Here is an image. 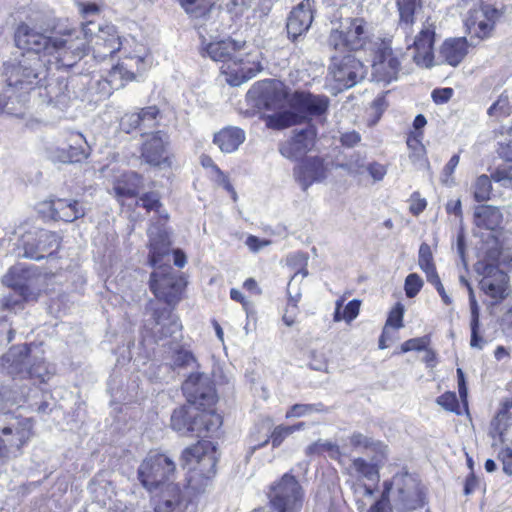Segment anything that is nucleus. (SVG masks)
Segmentation results:
<instances>
[{
    "label": "nucleus",
    "mask_w": 512,
    "mask_h": 512,
    "mask_svg": "<svg viewBox=\"0 0 512 512\" xmlns=\"http://www.w3.org/2000/svg\"><path fill=\"white\" fill-rule=\"evenodd\" d=\"M498 458L503 465V471L507 475H512V449L505 448L499 452Z\"/></svg>",
    "instance_id": "nucleus-64"
},
{
    "label": "nucleus",
    "mask_w": 512,
    "mask_h": 512,
    "mask_svg": "<svg viewBox=\"0 0 512 512\" xmlns=\"http://www.w3.org/2000/svg\"><path fill=\"white\" fill-rule=\"evenodd\" d=\"M399 11V26L404 30L409 29L414 23V14L417 7L416 0H396Z\"/></svg>",
    "instance_id": "nucleus-40"
},
{
    "label": "nucleus",
    "mask_w": 512,
    "mask_h": 512,
    "mask_svg": "<svg viewBox=\"0 0 512 512\" xmlns=\"http://www.w3.org/2000/svg\"><path fill=\"white\" fill-rule=\"evenodd\" d=\"M510 423H512V399L504 403L503 407L491 421L489 436L493 440L499 438V441L503 443L504 432Z\"/></svg>",
    "instance_id": "nucleus-36"
},
{
    "label": "nucleus",
    "mask_w": 512,
    "mask_h": 512,
    "mask_svg": "<svg viewBox=\"0 0 512 512\" xmlns=\"http://www.w3.org/2000/svg\"><path fill=\"white\" fill-rule=\"evenodd\" d=\"M33 423L30 418H13L8 425L1 429L3 436H9L13 433L16 439H9L8 443L0 435V461L9 457H16L20 454L21 448L32 437Z\"/></svg>",
    "instance_id": "nucleus-12"
},
{
    "label": "nucleus",
    "mask_w": 512,
    "mask_h": 512,
    "mask_svg": "<svg viewBox=\"0 0 512 512\" xmlns=\"http://www.w3.org/2000/svg\"><path fill=\"white\" fill-rule=\"evenodd\" d=\"M483 279L480 282L481 289L490 297L501 300L506 296V278L507 275L499 270L495 265H483V271L480 272Z\"/></svg>",
    "instance_id": "nucleus-20"
},
{
    "label": "nucleus",
    "mask_w": 512,
    "mask_h": 512,
    "mask_svg": "<svg viewBox=\"0 0 512 512\" xmlns=\"http://www.w3.org/2000/svg\"><path fill=\"white\" fill-rule=\"evenodd\" d=\"M499 16L500 12L495 7L484 4L483 0L476 1L465 18L466 30L472 37L484 39L490 35Z\"/></svg>",
    "instance_id": "nucleus-13"
},
{
    "label": "nucleus",
    "mask_w": 512,
    "mask_h": 512,
    "mask_svg": "<svg viewBox=\"0 0 512 512\" xmlns=\"http://www.w3.org/2000/svg\"><path fill=\"white\" fill-rule=\"evenodd\" d=\"M196 364V359L193 354L185 349H178L172 356V365L177 368L193 367Z\"/></svg>",
    "instance_id": "nucleus-50"
},
{
    "label": "nucleus",
    "mask_w": 512,
    "mask_h": 512,
    "mask_svg": "<svg viewBox=\"0 0 512 512\" xmlns=\"http://www.w3.org/2000/svg\"><path fill=\"white\" fill-rule=\"evenodd\" d=\"M34 357L31 354L30 345L23 344L11 347L3 360L9 374L25 378Z\"/></svg>",
    "instance_id": "nucleus-23"
},
{
    "label": "nucleus",
    "mask_w": 512,
    "mask_h": 512,
    "mask_svg": "<svg viewBox=\"0 0 512 512\" xmlns=\"http://www.w3.org/2000/svg\"><path fill=\"white\" fill-rule=\"evenodd\" d=\"M312 0H302L293 10L289 13L286 22V30L288 38L294 43L295 50L302 54V48L299 43L302 37L309 30L312 21L313 13L311 9Z\"/></svg>",
    "instance_id": "nucleus-15"
},
{
    "label": "nucleus",
    "mask_w": 512,
    "mask_h": 512,
    "mask_svg": "<svg viewBox=\"0 0 512 512\" xmlns=\"http://www.w3.org/2000/svg\"><path fill=\"white\" fill-rule=\"evenodd\" d=\"M250 5V0H227L225 3L227 11L236 16L243 14Z\"/></svg>",
    "instance_id": "nucleus-59"
},
{
    "label": "nucleus",
    "mask_w": 512,
    "mask_h": 512,
    "mask_svg": "<svg viewBox=\"0 0 512 512\" xmlns=\"http://www.w3.org/2000/svg\"><path fill=\"white\" fill-rule=\"evenodd\" d=\"M121 45L122 43L120 41V37L106 39L103 42L102 49H98V56L103 58L112 56L114 53L120 50Z\"/></svg>",
    "instance_id": "nucleus-56"
},
{
    "label": "nucleus",
    "mask_w": 512,
    "mask_h": 512,
    "mask_svg": "<svg viewBox=\"0 0 512 512\" xmlns=\"http://www.w3.org/2000/svg\"><path fill=\"white\" fill-rule=\"evenodd\" d=\"M210 446V442L203 441L185 449L182 454L184 464L191 465L193 462L200 464L203 461H207L209 464L214 465L215 459L212 453H208Z\"/></svg>",
    "instance_id": "nucleus-38"
},
{
    "label": "nucleus",
    "mask_w": 512,
    "mask_h": 512,
    "mask_svg": "<svg viewBox=\"0 0 512 512\" xmlns=\"http://www.w3.org/2000/svg\"><path fill=\"white\" fill-rule=\"evenodd\" d=\"M50 211L53 219L74 222L86 214L84 206L77 200L55 199L50 201Z\"/></svg>",
    "instance_id": "nucleus-29"
},
{
    "label": "nucleus",
    "mask_w": 512,
    "mask_h": 512,
    "mask_svg": "<svg viewBox=\"0 0 512 512\" xmlns=\"http://www.w3.org/2000/svg\"><path fill=\"white\" fill-rule=\"evenodd\" d=\"M82 32L83 27L61 36H49L23 23L15 31V43L20 49L54 57L57 67H72L90 50V36Z\"/></svg>",
    "instance_id": "nucleus-2"
},
{
    "label": "nucleus",
    "mask_w": 512,
    "mask_h": 512,
    "mask_svg": "<svg viewBox=\"0 0 512 512\" xmlns=\"http://www.w3.org/2000/svg\"><path fill=\"white\" fill-rule=\"evenodd\" d=\"M59 247V235L48 230L27 232L19 242V248L23 249L20 255L36 261L44 259L46 255H52Z\"/></svg>",
    "instance_id": "nucleus-11"
},
{
    "label": "nucleus",
    "mask_w": 512,
    "mask_h": 512,
    "mask_svg": "<svg viewBox=\"0 0 512 512\" xmlns=\"http://www.w3.org/2000/svg\"><path fill=\"white\" fill-rule=\"evenodd\" d=\"M418 265L421 268V270L425 273L426 279L438 274L433 260L431 248L427 243H422L420 245L418 254Z\"/></svg>",
    "instance_id": "nucleus-42"
},
{
    "label": "nucleus",
    "mask_w": 512,
    "mask_h": 512,
    "mask_svg": "<svg viewBox=\"0 0 512 512\" xmlns=\"http://www.w3.org/2000/svg\"><path fill=\"white\" fill-rule=\"evenodd\" d=\"M181 329L179 318L170 309L163 308L154 311L150 331L156 342L168 337L176 339Z\"/></svg>",
    "instance_id": "nucleus-18"
},
{
    "label": "nucleus",
    "mask_w": 512,
    "mask_h": 512,
    "mask_svg": "<svg viewBox=\"0 0 512 512\" xmlns=\"http://www.w3.org/2000/svg\"><path fill=\"white\" fill-rule=\"evenodd\" d=\"M307 275H308L307 269H304V268L300 269L292 276L290 282L288 283V295H289L288 307H291L293 310L297 309V303L299 302V300L301 298V292L299 289H296L294 293L292 292L294 282H296L298 279L300 281H302Z\"/></svg>",
    "instance_id": "nucleus-48"
},
{
    "label": "nucleus",
    "mask_w": 512,
    "mask_h": 512,
    "mask_svg": "<svg viewBox=\"0 0 512 512\" xmlns=\"http://www.w3.org/2000/svg\"><path fill=\"white\" fill-rule=\"evenodd\" d=\"M193 427L199 431H191L188 436L206 438L215 433L222 425V417L211 408H196V417L192 421Z\"/></svg>",
    "instance_id": "nucleus-28"
},
{
    "label": "nucleus",
    "mask_w": 512,
    "mask_h": 512,
    "mask_svg": "<svg viewBox=\"0 0 512 512\" xmlns=\"http://www.w3.org/2000/svg\"><path fill=\"white\" fill-rule=\"evenodd\" d=\"M181 6L192 17L198 18L204 16L211 4V0H180Z\"/></svg>",
    "instance_id": "nucleus-45"
},
{
    "label": "nucleus",
    "mask_w": 512,
    "mask_h": 512,
    "mask_svg": "<svg viewBox=\"0 0 512 512\" xmlns=\"http://www.w3.org/2000/svg\"><path fill=\"white\" fill-rule=\"evenodd\" d=\"M423 132H411L407 138V146L413 155L422 157L425 153V147L422 144Z\"/></svg>",
    "instance_id": "nucleus-52"
},
{
    "label": "nucleus",
    "mask_w": 512,
    "mask_h": 512,
    "mask_svg": "<svg viewBox=\"0 0 512 512\" xmlns=\"http://www.w3.org/2000/svg\"><path fill=\"white\" fill-rule=\"evenodd\" d=\"M491 178L496 182H502L504 186L512 187V167L496 169Z\"/></svg>",
    "instance_id": "nucleus-61"
},
{
    "label": "nucleus",
    "mask_w": 512,
    "mask_h": 512,
    "mask_svg": "<svg viewBox=\"0 0 512 512\" xmlns=\"http://www.w3.org/2000/svg\"><path fill=\"white\" fill-rule=\"evenodd\" d=\"M188 404L198 408H211L217 400L214 383L209 375L191 373L182 384Z\"/></svg>",
    "instance_id": "nucleus-10"
},
{
    "label": "nucleus",
    "mask_w": 512,
    "mask_h": 512,
    "mask_svg": "<svg viewBox=\"0 0 512 512\" xmlns=\"http://www.w3.org/2000/svg\"><path fill=\"white\" fill-rule=\"evenodd\" d=\"M26 377L36 378L40 382L47 381L49 379V372L45 363L37 357H34L33 362L27 370Z\"/></svg>",
    "instance_id": "nucleus-49"
},
{
    "label": "nucleus",
    "mask_w": 512,
    "mask_h": 512,
    "mask_svg": "<svg viewBox=\"0 0 512 512\" xmlns=\"http://www.w3.org/2000/svg\"><path fill=\"white\" fill-rule=\"evenodd\" d=\"M329 104L330 100L325 95L296 91L290 98L291 110L266 116V126L270 129L280 130L296 125L312 116L325 114Z\"/></svg>",
    "instance_id": "nucleus-3"
},
{
    "label": "nucleus",
    "mask_w": 512,
    "mask_h": 512,
    "mask_svg": "<svg viewBox=\"0 0 512 512\" xmlns=\"http://www.w3.org/2000/svg\"><path fill=\"white\" fill-rule=\"evenodd\" d=\"M271 93V86L267 83H258L253 86L251 90L248 92V97L254 98L256 97V105L258 107L264 106L266 109H270V105L268 103V96Z\"/></svg>",
    "instance_id": "nucleus-47"
},
{
    "label": "nucleus",
    "mask_w": 512,
    "mask_h": 512,
    "mask_svg": "<svg viewBox=\"0 0 512 512\" xmlns=\"http://www.w3.org/2000/svg\"><path fill=\"white\" fill-rule=\"evenodd\" d=\"M196 408L187 404L174 409L170 418L171 428L182 436H188L191 431H199L192 425V421L196 417Z\"/></svg>",
    "instance_id": "nucleus-31"
},
{
    "label": "nucleus",
    "mask_w": 512,
    "mask_h": 512,
    "mask_svg": "<svg viewBox=\"0 0 512 512\" xmlns=\"http://www.w3.org/2000/svg\"><path fill=\"white\" fill-rule=\"evenodd\" d=\"M372 70L377 81L389 83L397 78L400 61L389 42L382 41L378 46L373 59Z\"/></svg>",
    "instance_id": "nucleus-16"
},
{
    "label": "nucleus",
    "mask_w": 512,
    "mask_h": 512,
    "mask_svg": "<svg viewBox=\"0 0 512 512\" xmlns=\"http://www.w3.org/2000/svg\"><path fill=\"white\" fill-rule=\"evenodd\" d=\"M302 489L297 479L284 474L281 480L272 487L269 503L251 512H295L302 505Z\"/></svg>",
    "instance_id": "nucleus-5"
},
{
    "label": "nucleus",
    "mask_w": 512,
    "mask_h": 512,
    "mask_svg": "<svg viewBox=\"0 0 512 512\" xmlns=\"http://www.w3.org/2000/svg\"><path fill=\"white\" fill-rule=\"evenodd\" d=\"M245 140V132L238 127H225L214 135V143L224 153L236 151Z\"/></svg>",
    "instance_id": "nucleus-33"
},
{
    "label": "nucleus",
    "mask_w": 512,
    "mask_h": 512,
    "mask_svg": "<svg viewBox=\"0 0 512 512\" xmlns=\"http://www.w3.org/2000/svg\"><path fill=\"white\" fill-rule=\"evenodd\" d=\"M175 468V463L167 455L150 453L138 468V478L146 489L153 491L169 481Z\"/></svg>",
    "instance_id": "nucleus-9"
},
{
    "label": "nucleus",
    "mask_w": 512,
    "mask_h": 512,
    "mask_svg": "<svg viewBox=\"0 0 512 512\" xmlns=\"http://www.w3.org/2000/svg\"><path fill=\"white\" fill-rule=\"evenodd\" d=\"M360 305L361 302L359 300L353 299L345 306L343 310V317L347 323H350L358 316Z\"/></svg>",
    "instance_id": "nucleus-63"
},
{
    "label": "nucleus",
    "mask_w": 512,
    "mask_h": 512,
    "mask_svg": "<svg viewBox=\"0 0 512 512\" xmlns=\"http://www.w3.org/2000/svg\"><path fill=\"white\" fill-rule=\"evenodd\" d=\"M428 344H429V338L427 336L419 337V338H412V339L405 341L401 345V351L403 353H406L409 351L426 350Z\"/></svg>",
    "instance_id": "nucleus-55"
},
{
    "label": "nucleus",
    "mask_w": 512,
    "mask_h": 512,
    "mask_svg": "<svg viewBox=\"0 0 512 512\" xmlns=\"http://www.w3.org/2000/svg\"><path fill=\"white\" fill-rule=\"evenodd\" d=\"M158 489H160V492L156 495V512H183L184 505L181 500V490L177 484L167 482Z\"/></svg>",
    "instance_id": "nucleus-26"
},
{
    "label": "nucleus",
    "mask_w": 512,
    "mask_h": 512,
    "mask_svg": "<svg viewBox=\"0 0 512 512\" xmlns=\"http://www.w3.org/2000/svg\"><path fill=\"white\" fill-rule=\"evenodd\" d=\"M139 202L141 203L140 205L147 211L159 212V209L162 208L160 196L157 192H149L143 194L139 198Z\"/></svg>",
    "instance_id": "nucleus-53"
},
{
    "label": "nucleus",
    "mask_w": 512,
    "mask_h": 512,
    "mask_svg": "<svg viewBox=\"0 0 512 512\" xmlns=\"http://www.w3.org/2000/svg\"><path fill=\"white\" fill-rule=\"evenodd\" d=\"M384 494L391 496L394 508L400 512L416 510L425 502L420 481L407 472L397 473L390 485L385 484Z\"/></svg>",
    "instance_id": "nucleus-4"
},
{
    "label": "nucleus",
    "mask_w": 512,
    "mask_h": 512,
    "mask_svg": "<svg viewBox=\"0 0 512 512\" xmlns=\"http://www.w3.org/2000/svg\"><path fill=\"white\" fill-rule=\"evenodd\" d=\"M120 127L126 133H130L135 129H139L141 131L139 112L126 113L121 118Z\"/></svg>",
    "instance_id": "nucleus-54"
},
{
    "label": "nucleus",
    "mask_w": 512,
    "mask_h": 512,
    "mask_svg": "<svg viewBox=\"0 0 512 512\" xmlns=\"http://www.w3.org/2000/svg\"><path fill=\"white\" fill-rule=\"evenodd\" d=\"M82 33L84 36H93L94 34H97L105 39L120 37L117 34V31H116V28L114 25H111V24L101 25V24H97L93 21H87L83 25Z\"/></svg>",
    "instance_id": "nucleus-43"
},
{
    "label": "nucleus",
    "mask_w": 512,
    "mask_h": 512,
    "mask_svg": "<svg viewBox=\"0 0 512 512\" xmlns=\"http://www.w3.org/2000/svg\"><path fill=\"white\" fill-rule=\"evenodd\" d=\"M142 187V177L135 172H127L115 183L113 190L119 200L135 197Z\"/></svg>",
    "instance_id": "nucleus-34"
},
{
    "label": "nucleus",
    "mask_w": 512,
    "mask_h": 512,
    "mask_svg": "<svg viewBox=\"0 0 512 512\" xmlns=\"http://www.w3.org/2000/svg\"><path fill=\"white\" fill-rule=\"evenodd\" d=\"M423 280L417 273L409 274L405 279L404 289L408 298H414L423 287Z\"/></svg>",
    "instance_id": "nucleus-51"
},
{
    "label": "nucleus",
    "mask_w": 512,
    "mask_h": 512,
    "mask_svg": "<svg viewBox=\"0 0 512 512\" xmlns=\"http://www.w3.org/2000/svg\"><path fill=\"white\" fill-rule=\"evenodd\" d=\"M262 70L257 62H244L240 60H232L222 66V72L226 76V81L231 86H239L253 77Z\"/></svg>",
    "instance_id": "nucleus-21"
},
{
    "label": "nucleus",
    "mask_w": 512,
    "mask_h": 512,
    "mask_svg": "<svg viewBox=\"0 0 512 512\" xmlns=\"http://www.w3.org/2000/svg\"><path fill=\"white\" fill-rule=\"evenodd\" d=\"M437 403L451 412H458L459 403L454 392H446L437 398Z\"/></svg>",
    "instance_id": "nucleus-57"
},
{
    "label": "nucleus",
    "mask_w": 512,
    "mask_h": 512,
    "mask_svg": "<svg viewBox=\"0 0 512 512\" xmlns=\"http://www.w3.org/2000/svg\"><path fill=\"white\" fill-rule=\"evenodd\" d=\"M367 39V22L363 18H348L340 29L330 32L328 46L335 52H352L361 49Z\"/></svg>",
    "instance_id": "nucleus-7"
},
{
    "label": "nucleus",
    "mask_w": 512,
    "mask_h": 512,
    "mask_svg": "<svg viewBox=\"0 0 512 512\" xmlns=\"http://www.w3.org/2000/svg\"><path fill=\"white\" fill-rule=\"evenodd\" d=\"M349 443L356 450L370 451L373 454L378 453V458L381 455H387L386 445L359 432H355L349 437Z\"/></svg>",
    "instance_id": "nucleus-39"
},
{
    "label": "nucleus",
    "mask_w": 512,
    "mask_h": 512,
    "mask_svg": "<svg viewBox=\"0 0 512 512\" xmlns=\"http://www.w3.org/2000/svg\"><path fill=\"white\" fill-rule=\"evenodd\" d=\"M244 44V42L228 38L209 43L205 51L212 60L227 64L233 60L234 54L241 50Z\"/></svg>",
    "instance_id": "nucleus-32"
},
{
    "label": "nucleus",
    "mask_w": 512,
    "mask_h": 512,
    "mask_svg": "<svg viewBox=\"0 0 512 512\" xmlns=\"http://www.w3.org/2000/svg\"><path fill=\"white\" fill-rule=\"evenodd\" d=\"M294 175L303 190H306L314 182H321L327 177V169L322 159L312 157L306 159L294 170Z\"/></svg>",
    "instance_id": "nucleus-25"
},
{
    "label": "nucleus",
    "mask_w": 512,
    "mask_h": 512,
    "mask_svg": "<svg viewBox=\"0 0 512 512\" xmlns=\"http://www.w3.org/2000/svg\"><path fill=\"white\" fill-rule=\"evenodd\" d=\"M316 135V128L312 125L295 130L290 139L279 145V152L287 159L299 160L314 147Z\"/></svg>",
    "instance_id": "nucleus-17"
},
{
    "label": "nucleus",
    "mask_w": 512,
    "mask_h": 512,
    "mask_svg": "<svg viewBox=\"0 0 512 512\" xmlns=\"http://www.w3.org/2000/svg\"><path fill=\"white\" fill-rule=\"evenodd\" d=\"M90 146L85 137L79 133H71L67 148L57 149L55 158L62 163H78L90 155Z\"/></svg>",
    "instance_id": "nucleus-22"
},
{
    "label": "nucleus",
    "mask_w": 512,
    "mask_h": 512,
    "mask_svg": "<svg viewBox=\"0 0 512 512\" xmlns=\"http://www.w3.org/2000/svg\"><path fill=\"white\" fill-rule=\"evenodd\" d=\"M386 456L381 455L378 458V453H375L369 461L361 457L355 458L352 461L351 468L358 476L376 481L379 478V465L386 459Z\"/></svg>",
    "instance_id": "nucleus-35"
},
{
    "label": "nucleus",
    "mask_w": 512,
    "mask_h": 512,
    "mask_svg": "<svg viewBox=\"0 0 512 512\" xmlns=\"http://www.w3.org/2000/svg\"><path fill=\"white\" fill-rule=\"evenodd\" d=\"M25 271L19 267H12L3 277V284L9 289L0 294V308L2 310H16L22 308L23 302L27 301L30 292L28 286L23 283L21 274Z\"/></svg>",
    "instance_id": "nucleus-14"
},
{
    "label": "nucleus",
    "mask_w": 512,
    "mask_h": 512,
    "mask_svg": "<svg viewBox=\"0 0 512 512\" xmlns=\"http://www.w3.org/2000/svg\"><path fill=\"white\" fill-rule=\"evenodd\" d=\"M168 137L158 131L152 134L142 145L141 156L146 163L152 166H160L167 162L166 144Z\"/></svg>",
    "instance_id": "nucleus-24"
},
{
    "label": "nucleus",
    "mask_w": 512,
    "mask_h": 512,
    "mask_svg": "<svg viewBox=\"0 0 512 512\" xmlns=\"http://www.w3.org/2000/svg\"><path fill=\"white\" fill-rule=\"evenodd\" d=\"M141 132L147 133L148 130L159 126L162 118L160 110L157 106H148L139 111Z\"/></svg>",
    "instance_id": "nucleus-41"
},
{
    "label": "nucleus",
    "mask_w": 512,
    "mask_h": 512,
    "mask_svg": "<svg viewBox=\"0 0 512 512\" xmlns=\"http://www.w3.org/2000/svg\"><path fill=\"white\" fill-rule=\"evenodd\" d=\"M27 50L19 58L3 64L0 80V114L21 117L30 93L40 82L41 53Z\"/></svg>",
    "instance_id": "nucleus-1"
},
{
    "label": "nucleus",
    "mask_w": 512,
    "mask_h": 512,
    "mask_svg": "<svg viewBox=\"0 0 512 512\" xmlns=\"http://www.w3.org/2000/svg\"><path fill=\"white\" fill-rule=\"evenodd\" d=\"M291 435V429H289L288 426L284 425H278L274 428L273 432L271 433V441L272 446L274 448L280 446L282 442Z\"/></svg>",
    "instance_id": "nucleus-60"
},
{
    "label": "nucleus",
    "mask_w": 512,
    "mask_h": 512,
    "mask_svg": "<svg viewBox=\"0 0 512 512\" xmlns=\"http://www.w3.org/2000/svg\"><path fill=\"white\" fill-rule=\"evenodd\" d=\"M149 237V263L156 267L161 259L168 254L170 239L161 225H151L147 231Z\"/></svg>",
    "instance_id": "nucleus-27"
},
{
    "label": "nucleus",
    "mask_w": 512,
    "mask_h": 512,
    "mask_svg": "<svg viewBox=\"0 0 512 512\" xmlns=\"http://www.w3.org/2000/svg\"><path fill=\"white\" fill-rule=\"evenodd\" d=\"M403 314L404 307L402 304L397 303L396 306L390 311L388 319L386 321V326H391L396 329L401 328L403 326Z\"/></svg>",
    "instance_id": "nucleus-58"
},
{
    "label": "nucleus",
    "mask_w": 512,
    "mask_h": 512,
    "mask_svg": "<svg viewBox=\"0 0 512 512\" xmlns=\"http://www.w3.org/2000/svg\"><path fill=\"white\" fill-rule=\"evenodd\" d=\"M367 74V67L350 52H335L330 56L328 77L337 83L339 89H348Z\"/></svg>",
    "instance_id": "nucleus-6"
},
{
    "label": "nucleus",
    "mask_w": 512,
    "mask_h": 512,
    "mask_svg": "<svg viewBox=\"0 0 512 512\" xmlns=\"http://www.w3.org/2000/svg\"><path fill=\"white\" fill-rule=\"evenodd\" d=\"M435 30L433 25H424L413 42V60L418 66L429 68L433 65V44Z\"/></svg>",
    "instance_id": "nucleus-19"
},
{
    "label": "nucleus",
    "mask_w": 512,
    "mask_h": 512,
    "mask_svg": "<svg viewBox=\"0 0 512 512\" xmlns=\"http://www.w3.org/2000/svg\"><path fill=\"white\" fill-rule=\"evenodd\" d=\"M488 114L490 116H502L508 115V99L507 97H500L489 109Z\"/></svg>",
    "instance_id": "nucleus-62"
},
{
    "label": "nucleus",
    "mask_w": 512,
    "mask_h": 512,
    "mask_svg": "<svg viewBox=\"0 0 512 512\" xmlns=\"http://www.w3.org/2000/svg\"><path fill=\"white\" fill-rule=\"evenodd\" d=\"M327 412V408L322 403L316 404H294L286 413V417H302L312 413Z\"/></svg>",
    "instance_id": "nucleus-46"
},
{
    "label": "nucleus",
    "mask_w": 512,
    "mask_h": 512,
    "mask_svg": "<svg viewBox=\"0 0 512 512\" xmlns=\"http://www.w3.org/2000/svg\"><path fill=\"white\" fill-rule=\"evenodd\" d=\"M185 286V279L170 265L158 266L150 277L151 291L168 305L180 300Z\"/></svg>",
    "instance_id": "nucleus-8"
},
{
    "label": "nucleus",
    "mask_w": 512,
    "mask_h": 512,
    "mask_svg": "<svg viewBox=\"0 0 512 512\" xmlns=\"http://www.w3.org/2000/svg\"><path fill=\"white\" fill-rule=\"evenodd\" d=\"M475 224L488 230H494L502 221V214L497 207L482 205L474 213Z\"/></svg>",
    "instance_id": "nucleus-37"
},
{
    "label": "nucleus",
    "mask_w": 512,
    "mask_h": 512,
    "mask_svg": "<svg viewBox=\"0 0 512 512\" xmlns=\"http://www.w3.org/2000/svg\"><path fill=\"white\" fill-rule=\"evenodd\" d=\"M468 53V42L466 38H451L444 41L440 48V58L443 62L456 67Z\"/></svg>",
    "instance_id": "nucleus-30"
},
{
    "label": "nucleus",
    "mask_w": 512,
    "mask_h": 512,
    "mask_svg": "<svg viewBox=\"0 0 512 512\" xmlns=\"http://www.w3.org/2000/svg\"><path fill=\"white\" fill-rule=\"evenodd\" d=\"M472 189L474 199L477 202L488 201L492 192L491 179L485 174L479 176L474 182Z\"/></svg>",
    "instance_id": "nucleus-44"
}]
</instances>
